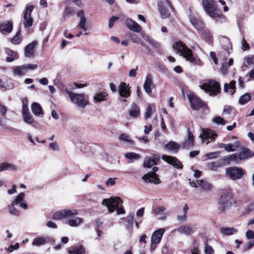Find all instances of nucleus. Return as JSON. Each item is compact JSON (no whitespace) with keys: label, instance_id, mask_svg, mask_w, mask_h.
I'll list each match as a JSON object with an SVG mask.
<instances>
[{"label":"nucleus","instance_id":"1","mask_svg":"<svg viewBox=\"0 0 254 254\" xmlns=\"http://www.w3.org/2000/svg\"><path fill=\"white\" fill-rule=\"evenodd\" d=\"M122 203L123 201L119 197L104 199L102 202L103 205L108 207L110 213L113 212L115 210H116L117 213L118 215L123 214L125 213L123 207Z\"/></svg>","mask_w":254,"mask_h":254},{"label":"nucleus","instance_id":"2","mask_svg":"<svg viewBox=\"0 0 254 254\" xmlns=\"http://www.w3.org/2000/svg\"><path fill=\"white\" fill-rule=\"evenodd\" d=\"M173 48L177 53H180L184 58L191 63L196 64L198 61L193 56L192 52L182 42H176L173 45Z\"/></svg>","mask_w":254,"mask_h":254},{"label":"nucleus","instance_id":"3","mask_svg":"<svg viewBox=\"0 0 254 254\" xmlns=\"http://www.w3.org/2000/svg\"><path fill=\"white\" fill-rule=\"evenodd\" d=\"M253 156H254V152L248 148L242 147L238 153L228 155L227 159L239 164L242 160L248 159Z\"/></svg>","mask_w":254,"mask_h":254},{"label":"nucleus","instance_id":"4","mask_svg":"<svg viewBox=\"0 0 254 254\" xmlns=\"http://www.w3.org/2000/svg\"><path fill=\"white\" fill-rule=\"evenodd\" d=\"M202 4L206 13L215 21L223 17L221 13L216 9V3L213 0H203Z\"/></svg>","mask_w":254,"mask_h":254},{"label":"nucleus","instance_id":"5","mask_svg":"<svg viewBox=\"0 0 254 254\" xmlns=\"http://www.w3.org/2000/svg\"><path fill=\"white\" fill-rule=\"evenodd\" d=\"M65 91L68 95L71 101L73 104H75L76 106L84 108L89 104V103L88 100V98L84 93H75L66 89Z\"/></svg>","mask_w":254,"mask_h":254},{"label":"nucleus","instance_id":"6","mask_svg":"<svg viewBox=\"0 0 254 254\" xmlns=\"http://www.w3.org/2000/svg\"><path fill=\"white\" fill-rule=\"evenodd\" d=\"M233 190L230 187H227L221 190L219 203L225 209L232 205L233 200Z\"/></svg>","mask_w":254,"mask_h":254},{"label":"nucleus","instance_id":"7","mask_svg":"<svg viewBox=\"0 0 254 254\" xmlns=\"http://www.w3.org/2000/svg\"><path fill=\"white\" fill-rule=\"evenodd\" d=\"M24 196L25 194L24 193H20L16 197L14 200L11 203V204L8 205L9 212L11 214L17 216L19 215L20 211L15 208V206L16 205L19 204L20 206L24 209H26L27 208V204L24 199Z\"/></svg>","mask_w":254,"mask_h":254},{"label":"nucleus","instance_id":"8","mask_svg":"<svg viewBox=\"0 0 254 254\" xmlns=\"http://www.w3.org/2000/svg\"><path fill=\"white\" fill-rule=\"evenodd\" d=\"M158 8L162 18L170 17L173 7L168 0H160L158 2Z\"/></svg>","mask_w":254,"mask_h":254},{"label":"nucleus","instance_id":"9","mask_svg":"<svg viewBox=\"0 0 254 254\" xmlns=\"http://www.w3.org/2000/svg\"><path fill=\"white\" fill-rule=\"evenodd\" d=\"M187 97L190 107L193 110L198 111L200 109H205L206 108L205 103L193 93H190L187 95Z\"/></svg>","mask_w":254,"mask_h":254},{"label":"nucleus","instance_id":"10","mask_svg":"<svg viewBox=\"0 0 254 254\" xmlns=\"http://www.w3.org/2000/svg\"><path fill=\"white\" fill-rule=\"evenodd\" d=\"M205 92L209 93L211 96L217 95L220 92L219 84L215 81H210L207 83H204L199 86Z\"/></svg>","mask_w":254,"mask_h":254},{"label":"nucleus","instance_id":"11","mask_svg":"<svg viewBox=\"0 0 254 254\" xmlns=\"http://www.w3.org/2000/svg\"><path fill=\"white\" fill-rule=\"evenodd\" d=\"M226 174L232 180H236L242 178L245 171L241 167H230L226 169Z\"/></svg>","mask_w":254,"mask_h":254},{"label":"nucleus","instance_id":"12","mask_svg":"<svg viewBox=\"0 0 254 254\" xmlns=\"http://www.w3.org/2000/svg\"><path fill=\"white\" fill-rule=\"evenodd\" d=\"M34 8L33 5H26L23 10V25L25 28L31 27L33 23V18L31 16V13Z\"/></svg>","mask_w":254,"mask_h":254},{"label":"nucleus","instance_id":"13","mask_svg":"<svg viewBox=\"0 0 254 254\" xmlns=\"http://www.w3.org/2000/svg\"><path fill=\"white\" fill-rule=\"evenodd\" d=\"M217 136V134L214 133L212 130L209 129L204 128L201 129V133L200 135L202 142H205L206 144L210 142L214 141Z\"/></svg>","mask_w":254,"mask_h":254},{"label":"nucleus","instance_id":"14","mask_svg":"<svg viewBox=\"0 0 254 254\" xmlns=\"http://www.w3.org/2000/svg\"><path fill=\"white\" fill-rule=\"evenodd\" d=\"M77 214L78 212L76 209H64L55 213L52 218L53 220H56Z\"/></svg>","mask_w":254,"mask_h":254},{"label":"nucleus","instance_id":"15","mask_svg":"<svg viewBox=\"0 0 254 254\" xmlns=\"http://www.w3.org/2000/svg\"><path fill=\"white\" fill-rule=\"evenodd\" d=\"M165 229L161 228L154 231L152 235L151 239V249H154L157 244H159L165 233Z\"/></svg>","mask_w":254,"mask_h":254},{"label":"nucleus","instance_id":"16","mask_svg":"<svg viewBox=\"0 0 254 254\" xmlns=\"http://www.w3.org/2000/svg\"><path fill=\"white\" fill-rule=\"evenodd\" d=\"M158 168L157 167H154L152 169L153 172L148 173L142 177V179L146 182L153 183L155 184H158L160 183L159 179L157 177L155 172L157 171Z\"/></svg>","mask_w":254,"mask_h":254},{"label":"nucleus","instance_id":"17","mask_svg":"<svg viewBox=\"0 0 254 254\" xmlns=\"http://www.w3.org/2000/svg\"><path fill=\"white\" fill-rule=\"evenodd\" d=\"M160 161V157L157 155L146 156L145 158L143 166L144 168H151L153 165H156Z\"/></svg>","mask_w":254,"mask_h":254},{"label":"nucleus","instance_id":"18","mask_svg":"<svg viewBox=\"0 0 254 254\" xmlns=\"http://www.w3.org/2000/svg\"><path fill=\"white\" fill-rule=\"evenodd\" d=\"M162 159L164 161L173 165L177 169H182L183 168L182 164L177 158L175 157H172L167 155H163L162 156Z\"/></svg>","mask_w":254,"mask_h":254},{"label":"nucleus","instance_id":"19","mask_svg":"<svg viewBox=\"0 0 254 254\" xmlns=\"http://www.w3.org/2000/svg\"><path fill=\"white\" fill-rule=\"evenodd\" d=\"M154 87V85L153 82V77L150 73L146 75L145 80L144 83L143 88L145 92L148 94H150L152 93V89Z\"/></svg>","mask_w":254,"mask_h":254},{"label":"nucleus","instance_id":"20","mask_svg":"<svg viewBox=\"0 0 254 254\" xmlns=\"http://www.w3.org/2000/svg\"><path fill=\"white\" fill-rule=\"evenodd\" d=\"M194 136L192 133L188 130L187 138L183 142V147L187 149H191L194 146Z\"/></svg>","mask_w":254,"mask_h":254},{"label":"nucleus","instance_id":"21","mask_svg":"<svg viewBox=\"0 0 254 254\" xmlns=\"http://www.w3.org/2000/svg\"><path fill=\"white\" fill-rule=\"evenodd\" d=\"M37 44L36 41H33L26 46L24 50V54L26 57L32 58L34 56V49Z\"/></svg>","mask_w":254,"mask_h":254},{"label":"nucleus","instance_id":"22","mask_svg":"<svg viewBox=\"0 0 254 254\" xmlns=\"http://www.w3.org/2000/svg\"><path fill=\"white\" fill-rule=\"evenodd\" d=\"M77 15L80 18V21L78 24L77 27L84 31H86L88 27L86 24V18L82 10H79L77 13Z\"/></svg>","mask_w":254,"mask_h":254},{"label":"nucleus","instance_id":"23","mask_svg":"<svg viewBox=\"0 0 254 254\" xmlns=\"http://www.w3.org/2000/svg\"><path fill=\"white\" fill-rule=\"evenodd\" d=\"M72 215L66 220L65 223L71 227H76L83 222L82 218Z\"/></svg>","mask_w":254,"mask_h":254},{"label":"nucleus","instance_id":"24","mask_svg":"<svg viewBox=\"0 0 254 254\" xmlns=\"http://www.w3.org/2000/svg\"><path fill=\"white\" fill-rule=\"evenodd\" d=\"M51 239L48 236H40L33 239L32 245L33 246L40 247L46 244L50 243Z\"/></svg>","mask_w":254,"mask_h":254},{"label":"nucleus","instance_id":"25","mask_svg":"<svg viewBox=\"0 0 254 254\" xmlns=\"http://www.w3.org/2000/svg\"><path fill=\"white\" fill-rule=\"evenodd\" d=\"M108 94L105 90L99 91L95 93L93 97L94 103L101 102L107 99Z\"/></svg>","mask_w":254,"mask_h":254},{"label":"nucleus","instance_id":"26","mask_svg":"<svg viewBox=\"0 0 254 254\" xmlns=\"http://www.w3.org/2000/svg\"><path fill=\"white\" fill-rule=\"evenodd\" d=\"M119 92L120 96L124 98H127L130 95L128 85L125 82H122L119 87Z\"/></svg>","mask_w":254,"mask_h":254},{"label":"nucleus","instance_id":"27","mask_svg":"<svg viewBox=\"0 0 254 254\" xmlns=\"http://www.w3.org/2000/svg\"><path fill=\"white\" fill-rule=\"evenodd\" d=\"M126 24L127 27L130 30L135 32H139L141 30V26L137 23L136 22L130 19H127L126 20Z\"/></svg>","mask_w":254,"mask_h":254},{"label":"nucleus","instance_id":"28","mask_svg":"<svg viewBox=\"0 0 254 254\" xmlns=\"http://www.w3.org/2000/svg\"><path fill=\"white\" fill-rule=\"evenodd\" d=\"M240 145L239 141L235 142L233 144H225L223 143H218L217 146L220 148H224L227 151H234L235 148L238 147Z\"/></svg>","mask_w":254,"mask_h":254},{"label":"nucleus","instance_id":"29","mask_svg":"<svg viewBox=\"0 0 254 254\" xmlns=\"http://www.w3.org/2000/svg\"><path fill=\"white\" fill-rule=\"evenodd\" d=\"M197 184L205 191H209L212 188V185L205 180H197Z\"/></svg>","mask_w":254,"mask_h":254},{"label":"nucleus","instance_id":"30","mask_svg":"<svg viewBox=\"0 0 254 254\" xmlns=\"http://www.w3.org/2000/svg\"><path fill=\"white\" fill-rule=\"evenodd\" d=\"M190 21L196 30H203L204 24L202 21L198 20L196 18L191 16H190Z\"/></svg>","mask_w":254,"mask_h":254},{"label":"nucleus","instance_id":"31","mask_svg":"<svg viewBox=\"0 0 254 254\" xmlns=\"http://www.w3.org/2000/svg\"><path fill=\"white\" fill-rule=\"evenodd\" d=\"M128 112L129 116L133 118H137L140 115L139 107L134 103L131 104Z\"/></svg>","mask_w":254,"mask_h":254},{"label":"nucleus","instance_id":"32","mask_svg":"<svg viewBox=\"0 0 254 254\" xmlns=\"http://www.w3.org/2000/svg\"><path fill=\"white\" fill-rule=\"evenodd\" d=\"M177 230L180 234L186 235H190L193 232L191 227L187 225L180 226Z\"/></svg>","mask_w":254,"mask_h":254},{"label":"nucleus","instance_id":"33","mask_svg":"<svg viewBox=\"0 0 254 254\" xmlns=\"http://www.w3.org/2000/svg\"><path fill=\"white\" fill-rule=\"evenodd\" d=\"M201 38L208 44H211L213 42V36L208 29H204L201 33Z\"/></svg>","mask_w":254,"mask_h":254},{"label":"nucleus","instance_id":"34","mask_svg":"<svg viewBox=\"0 0 254 254\" xmlns=\"http://www.w3.org/2000/svg\"><path fill=\"white\" fill-rule=\"evenodd\" d=\"M13 29L12 23L11 22L7 21L1 22L0 23V31L6 33H10Z\"/></svg>","mask_w":254,"mask_h":254},{"label":"nucleus","instance_id":"35","mask_svg":"<svg viewBox=\"0 0 254 254\" xmlns=\"http://www.w3.org/2000/svg\"><path fill=\"white\" fill-rule=\"evenodd\" d=\"M5 53L8 56L6 59L7 62H13L15 59L18 58V56L16 52L8 48L5 49Z\"/></svg>","mask_w":254,"mask_h":254},{"label":"nucleus","instance_id":"36","mask_svg":"<svg viewBox=\"0 0 254 254\" xmlns=\"http://www.w3.org/2000/svg\"><path fill=\"white\" fill-rule=\"evenodd\" d=\"M32 113L37 116L43 114L42 108L40 105L36 102L33 103L31 105Z\"/></svg>","mask_w":254,"mask_h":254},{"label":"nucleus","instance_id":"37","mask_svg":"<svg viewBox=\"0 0 254 254\" xmlns=\"http://www.w3.org/2000/svg\"><path fill=\"white\" fill-rule=\"evenodd\" d=\"M164 148L167 150L177 153L180 148V145L175 142L170 141L165 145Z\"/></svg>","mask_w":254,"mask_h":254},{"label":"nucleus","instance_id":"38","mask_svg":"<svg viewBox=\"0 0 254 254\" xmlns=\"http://www.w3.org/2000/svg\"><path fill=\"white\" fill-rule=\"evenodd\" d=\"M236 82L234 80L231 81L229 84H225L224 91L225 92H229L231 95H233L235 92Z\"/></svg>","mask_w":254,"mask_h":254},{"label":"nucleus","instance_id":"39","mask_svg":"<svg viewBox=\"0 0 254 254\" xmlns=\"http://www.w3.org/2000/svg\"><path fill=\"white\" fill-rule=\"evenodd\" d=\"M220 232L224 235L229 236L237 232V230L234 227H222Z\"/></svg>","mask_w":254,"mask_h":254},{"label":"nucleus","instance_id":"40","mask_svg":"<svg viewBox=\"0 0 254 254\" xmlns=\"http://www.w3.org/2000/svg\"><path fill=\"white\" fill-rule=\"evenodd\" d=\"M22 40V35L21 34V28L17 32L15 36L10 39V42L13 44H19Z\"/></svg>","mask_w":254,"mask_h":254},{"label":"nucleus","instance_id":"41","mask_svg":"<svg viewBox=\"0 0 254 254\" xmlns=\"http://www.w3.org/2000/svg\"><path fill=\"white\" fill-rule=\"evenodd\" d=\"M13 72L14 75L22 76L25 75L27 73V71L23 64L15 67L13 69Z\"/></svg>","mask_w":254,"mask_h":254},{"label":"nucleus","instance_id":"42","mask_svg":"<svg viewBox=\"0 0 254 254\" xmlns=\"http://www.w3.org/2000/svg\"><path fill=\"white\" fill-rule=\"evenodd\" d=\"M69 254H86L84 248L82 246L73 248L68 251Z\"/></svg>","mask_w":254,"mask_h":254},{"label":"nucleus","instance_id":"43","mask_svg":"<svg viewBox=\"0 0 254 254\" xmlns=\"http://www.w3.org/2000/svg\"><path fill=\"white\" fill-rule=\"evenodd\" d=\"M22 117L24 121L28 124L32 125L35 122L32 115L29 112L22 114Z\"/></svg>","mask_w":254,"mask_h":254},{"label":"nucleus","instance_id":"44","mask_svg":"<svg viewBox=\"0 0 254 254\" xmlns=\"http://www.w3.org/2000/svg\"><path fill=\"white\" fill-rule=\"evenodd\" d=\"M145 40L149 43L153 47L157 48L160 47V43L156 40L152 39L149 36H146L144 37Z\"/></svg>","mask_w":254,"mask_h":254},{"label":"nucleus","instance_id":"45","mask_svg":"<svg viewBox=\"0 0 254 254\" xmlns=\"http://www.w3.org/2000/svg\"><path fill=\"white\" fill-rule=\"evenodd\" d=\"M3 171L4 170H9V171H14L17 168V167L12 164H9L7 163H1Z\"/></svg>","mask_w":254,"mask_h":254},{"label":"nucleus","instance_id":"46","mask_svg":"<svg viewBox=\"0 0 254 254\" xmlns=\"http://www.w3.org/2000/svg\"><path fill=\"white\" fill-rule=\"evenodd\" d=\"M251 99V95L249 93H246L242 96L239 99V103L244 105L249 101Z\"/></svg>","mask_w":254,"mask_h":254},{"label":"nucleus","instance_id":"47","mask_svg":"<svg viewBox=\"0 0 254 254\" xmlns=\"http://www.w3.org/2000/svg\"><path fill=\"white\" fill-rule=\"evenodd\" d=\"M125 157L129 159L138 160L140 158V155L134 152H127L125 154Z\"/></svg>","mask_w":254,"mask_h":254},{"label":"nucleus","instance_id":"48","mask_svg":"<svg viewBox=\"0 0 254 254\" xmlns=\"http://www.w3.org/2000/svg\"><path fill=\"white\" fill-rule=\"evenodd\" d=\"M212 121L217 125H224L226 123V122L222 118L219 116L214 117Z\"/></svg>","mask_w":254,"mask_h":254},{"label":"nucleus","instance_id":"49","mask_svg":"<svg viewBox=\"0 0 254 254\" xmlns=\"http://www.w3.org/2000/svg\"><path fill=\"white\" fill-rule=\"evenodd\" d=\"M204 251L205 254H214V251L212 247L208 245L207 243L205 244Z\"/></svg>","mask_w":254,"mask_h":254},{"label":"nucleus","instance_id":"50","mask_svg":"<svg viewBox=\"0 0 254 254\" xmlns=\"http://www.w3.org/2000/svg\"><path fill=\"white\" fill-rule=\"evenodd\" d=\"M153 114V111L152 109V107L150 105H149L146 109V112L145 113V118L147 119L150 118L151 117V115Z\"/></svg>","mask_w":254,"mask_h":254},{"label":"nucleus","instance_id":"51","mask_svg":"<svg viewBox=\"0 0 254 254\" xmlns=\"http://www.w3.org/2000/svg\"><path fill=\"white\" fill-rule=\"evenodd\" d=\"M119 139L121 140L125 141L127 142L132 143V140L129 139V136L128 134L123 133L121 134L119 136Z\"/></svg>","mask_w":254,"mask_h":254},{"label":"nucleus","instance_id":"52","mask_svg":"<svg viewBox=\"0 0 254 254\" xmlns=\"http://www.w3.org/2000/svg\"><path fill=\"white\" fill-rule=\"evenodd\" d=\"M219 153H220V152H219V151L210 152V153L206 154L205 156L207 157V158L208 159H214L217 157V156L219 155Z\"/></svg>","mask_w":254,"mask_h":254},{"label":"nucleus","instance_id":"53","mask_svg":"<svg viewBox=\"0 0 254 254\" xmlns=\"http://www.w3.org/2000/svg\"><path fill=\"white\" fill-rule=\"evenodd\" d=\"M19 248L18 243H16L14 245H10L8 248H5L4 250L7 251L8 253H11L14 250H17Z\"/></svg>","mask_w":254,"mask_h":254},{"label":"nucleus","instance_id":"54","mask_svg":"<svg viewBox=\"0 0 254 254\" xmlns=\"http://www.w3.org/2000/svg\"><path fill=\"white\" fill-rule=\"evenodd\" d=\"M24 65L27 72L28 70H34L38 67L37 65L35 64H25Z\"/></svg>","mask_w":254,"mask_h":254},{"label":"nucleus","instance_id":"55","mask_svg":"<svg viewBox=\"0 0 254 254\" xmlns=\"http://www.w3.org/2000/svg\"><path fill=\"white\" fill-rule=\"evenodd\" d=\"M228 65H227V63H223L222 64L221 66V68H220V70H221V73L225 75L228 72Z\"/></svg>","mask_w":254,"mask_h":254},{"label":"nucleus","instance_id":"56","mask_svg":"<svg viewBox=\"0 0 254 254\" xmlns=\"http://www.w3.org/2000/svg\"><path fill=\"white\" fill-rule=\"evenodd\" d=\"M27 113H29V109L28 107L27 102V101H23L22 104V114H24Z\"/></svg>","mask_w":254,"mask_h":254},{"label":"nucleus","instance_id":"57","mask_svg":"<svg viewBox=\"0 0 254 254\" xmlns=\"http://www.w3.org/2000/svg\"><path fill=\"white\" fill-rule=\"evenodd\" d=\"M246 237L248 239H254V231L252 230H248L246 233Z\"/></svg>","mask_w":254,"mask_h":254},{"label":"nucleus","instance_id":"58","mask_svg":"<svg viewBox=\"0 0 254 254\" xmlns=\"http://www.w3.org/2000/svg\"><path fill=\"white\" fill-rule=\"evenodd\" d=\"M254 246V240L249 242L244 248V251H247Z\"/></svg>","mask_w":254,"mask_h":254},{"label":"nucleus","instance_id":"59","mask_svg":"<svg viewBox=\"0 0 254 254\" xmlns=\"http://www.w3.org/2000/svg\"><path fill=\"white\" fill-rule=\"evenodd\" d=\"M118 19V17L116 16H112L109 19V27L112 28L116 20Z\"/></svg>","mask_w":254,"mask_h":254},{"label":"nucleus","instance_id":"60","mask_svg":"<svg viewBox=\"0 0 254 254\" xmlns=\"http://www.w3.org/2000/svg\"><path fill=\"white\" fill-rule=\"evenodd\" d=\"M138 69V66H136L135 68H133L130 70L128 75L129 77H134L136 75V71Z\"/></svg>","mask_w":254,"mask_h":254},{"label":"nucleus","instance_id":"61","mask_svg":"<svg viewBox=\"0 0 254 254\" xmlns=\"http://www.w3.org/2000/svg\"><path fill=\"white\" fill-rule=\"evenodd\" d=\"M241 43L242 45V49L244 51L247 50L249 49V46L248 44L246 42L244 38H243Z\"/></svg>","mask_w":254,"mask_h":254},{"label":"nucleus","instance_id":"62","mask_svg":"<svg viewBox=\"0 0 254 254\" xmlns=\"http://www.w3.org/2000/svg\"><path fill=\"white\" fill-rule=\"evenodd\" d=\"M245 62L249 65L254 64V57L246 58Z\"/></svg>","mask_w":254,"mask_h":254},{"label":"nucleus","instance_id":"63","mask_svg":"<svg viewBox=\"0 0 254 254\" xmlns=\"http://www.w3.org/2000/svg\"><path fill=\"white\" fill-rule=\"evenodd\" d=\"M165 211V208L163 206H160L156 208L154 210V212L156 215L159 214Z\"/></svg>","mask_w":254,"mask_h":254},{"label":"nucleus","instance_id":"64","mask_svg":"<svg viewBox=\"0 0 254 254\" xmlns=\"http://www.w3.org/2000/svg\"><path fill=\"white\" fill-rule=\"evenodd\" d=\"M116 178H109L108 180L106 182V185L109 186L111 185L113 186L115 184V180Z\"/></svg>","mask_w":254,"mask_h":254}]
</instances>
